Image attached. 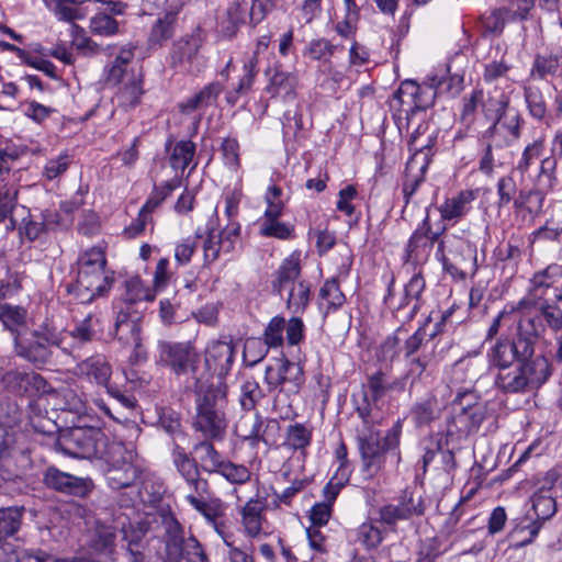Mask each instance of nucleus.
<instances>
[{"label": "nucleus", "mask_w": 562, "mask_h": 562, "mask_svg": "<svg viewBox=\"0 0 562 562\" xmlns=\"http://www.w3.org/2000/svg\"><path fill=\"white\" fill-rule=\"evenodd\" d=\"M543 327L536 318L519 316L513 310L501 311L487 328L485 341L494 344L486 358L497 370L495 386L504 393H527L541 387L551 376L543 356H536V346Z\"/></svg>", "instance_id": "f257e3e1"}, {"label": "nucleus", "mask_w": 562, "mask_h": 562, "mask_svg": "<svg viewBox=\"0 0 562 562\" xmlns=\"http://www.w3.org/2000/svg\"><path fill=\"white\" fill-rule=\"evenodd\" d=\"M356 413L362 425L356 428V440L361 458V471L366 477L375 476L384 468L386 454L395 451L397 462L401 460L398 451L403 430V420L396 423L381 438L380 431L374 428V418L368 395L364 394L362 402H356Z\"/></svg>", "instance_id": "f03ea898"}, {"label": "nucleus", "mask_w": 562, "mask_h": 562, "mask_svg": "<svg viewBox=\"0 0 562 562\" xmlns=\"http://www.w3.org/2000/svg\"><path fill=\"white\" fill-rule=\"evenodd\" d=\"M303 367L284 356L273 359L265 369L263 382L272 393L271 412L280 419L291 418L290 397L300 392L304 384Z\"/></svg>", "instance_id": "7ed1b4c3"}, {"label": "nucleus", "mask_w": 562, "mask_h": 562, "mask_svg": "<svg viewBox=\"0 0 562 562\" xmlns=\"http://www.w3.org/2000/svg\"><path fill=\"white\" fill-rule=\"evenodd\" d=\"M74 414L77 417L72 416V458L88 460L95 467L112 441L108 440L101 428L93 425L97 420L81 398L72 397Z\"/></svg>", "instance_id": "20e7f679"}, {"label": "nucleus", "mask_w": 562, "mask_h": 562, "mask_svg": "<svg viewBox=\"0 0 562 562\" xmlns=\"http://www.w3.org/2000/svg\"><path fill=\"white\" fill-rule=\"evenodd\" d=\"M105 263L104 252L97 247L87 250L78 258L77 279L72 284V294L78 303H90L110 290L112 279L104 274Z\"/></svg>", "instance_id": "39448f33"}, {"label": "nucleus", "mask_w": 562, "mask_h": 562, "mask_svg": "<svg viewBox=\"0 0 562 562\" xmlns=\"http://www.w3.org/2000/svg\"><path fill=\"white\" fill-rule=\"evenodd\" d=\"M193 427L205 439L222 440L224 438L227 419L222 406L220 389L207 385L196 390Z\"/></svg>", "instance_id": "423d86ee"}, {"label": "nucleus", "mask_w": 562, "mask_h": 562, "mask_svg": "<svg viewBox=\"0 0 562 562\" xmlns=\"http://www.w3.org/2000/svg\"><path fill=\"white\" fill-rule=\"evenodd\" d=\"M0 322L4 328L15 334V351L18 356L35 364H43L49 357V339L38 333H33L31 339L20 336L25 326L26 311L16 305L0 304Z\"/></svg>", "instance_id": "0eeeda50"}, {"label": "nucleus", "mask_w": 562, "mask_h": 562, "mask_svg": "<svg viewBox=\"0 0 562 562\" xmlns=\"http://www.w3.org/2000/svg\"><path fill=\"white\" fill-rule=\"evenodd\" d=\"M301 265L297 255L285 258L276 272L272 290L285 296L286 308L294 315L303 314L311 300V285L301 280Z\"/></svg>", "instance_id": "6e6552de"}, {"label": "nucleus", "mask_w": 562, "mask_h": 562, "mask_svg": "<svg viewBox=\"0 0 562 562\" xmlns=\"http://www.w3.org/2000/svg\"><path fill=\"white\" fill-rule=\"evenodd\" d=\"M164 562H211L205 547L193 535L186 537L184 528L170 517L165 521Z\"/></svg>", "instance_id": "1a4fd4ad"}, {"label": "nucleus", "mask_w": 562, "mask_h": 562, "mask_svg": "<svg viewBox=\"0 0 562 562\" xmlns=\"http://www.w3.org/2000/svg\"><path fill=\"white\" fill-rule=\"evenodd\" d=\"M130 453L121 442L112 441L101 461L94 467L105 475L113 490L131 486L139 475L138 468L130 460Z\"/></svg>", "instance_id": "9d476101"}, {"label": "nucleus", "mask_w": 562, "mask_h": 562, "mask_svg": "<svg viewBox=\"0 0 562 562\" xmlns=\"http://www.w3.org/2000/svg\"><path fill=\"white\" fill-rule=\"evenodd\" d=\"M436 258L450 273L463 270L475 271L477 268L476 245L456 234L446 235L439 240Z\"/></svg>", "instance_id": "9b49d317"}, {"label": "nucleus", "mask_w": 562, "mask_h": 562, "mask_svg": "<svg viewBox=\"0 0 562 562\" xmlns=\"http://www.w3.org/2000/svg\"><path fill=\"white\" fill-rule=\"evenodd\" d=\"M156 362L169 369L177 376L195 374L200 364V353L192 341L159 340Z\"/></svg>", "instance_id": "f8f14e48"}, {"label": "nucleus", "mask_w": 562, "mask_h": 562, "mask_svg": "<svg viewBox=\"0 0 562 562\" xmlns=\"http://www.w3.org/2000/svg\"><path fill=\"white\" fill-rule=\"evenodd\" d=\"M530 501L535 513V519H532L528 525L518 526L509 532L508 537L510 539H515L519 532H528V537L512 543V548L514 549H520L532 543L543 524L551 519L557 513L555 497L546 486L539 487L532 494Z\"/></svg>", "instance_id": "ddd939ff"}, {"label": "nucleus", "mask_w": 562, "mask_h": 562, "mask_svg": "<svg viewBox=\"0 0 562 562\" xmlns=\"http://www.w3.org/2000/svg\"><path fill=\"white\" fill-rule=\"evenodd\" d=\"M172 463L186 483V501L192 506V501H206L210 494V485L206 479L201 476L196 461L179 445H175L171 453Z\"/></svg>", "instance_id": "4468645a"}, {"label": "nucleus", "mask_w": 562, "mask_h": 562, "mask_svg": "<svg viewBox=\"0 0 562 562\" xmlns=\"http://www.w3.org/2000/svg\"><path fill=\"white\" fill-rule=\"evenodd\" d=\"M240 235V225L236 221H231L227 225L217 232L216 223L210 220L206 224L205 237L202 243L203 261L205 267L214 263L220 252H231Z\"/></svg>", "instance_id": "2eb2a0df"}, {"label": "nucleus", "mask_w": 562, "mask_h": 562, "mask_svg": "<svg viewBox=\"0 0 562 562\" xmlns=\"http://www.w3.org/2000/svg\"><path fill=\"white\" fill-rule=\"evenodd\" d=\"M142 317L127 308H120L114 323L115 338L123 347L133 348L131 355L132 361L146 359V353L142 349Z\"/></svg>", "instance_id": "dca6fc26"}, {"label": "nucleus", "mask_w": 562, "mask_h": 562, "mask_svg": "<svg viewBox=\"0 0 562 562\" xmlns=\"http://www.w3.org/2000/svg\"><path fill=\"white\" fill-rule=\"evenodd\" d=\"M446 227L441 232H432L429 214L427 213L424 220L418 224L416 229L411 235L405 246V259L412 262H424L426 261L435 246L438 245L441 239L440 236Z\"/></svg>", "instance_id": "f3484780"}, {"label": "nucleus", "mask_w": 562, "mask_h": 562, "mask_svg": "<svg viewBox=\"0 0 562 562\" xmlns=\"http://www.w3.org/2000/svg\"><path fill=\"white\" fill-rule=\"evenodd\" d=\"M205 32L201 26L194 27L172 43L169 52V65L173 69H183L196 58L205 43Z\"/></svg>", "instance_id": "a211bd4d"}, {"label": "nucleus", "mask_w": 562, "mask_h": 562, "mask_svg": "<svg viewBox=\"0 0 562 562\" xmlns=\"http://www.w3.org/2000/svg\"><path fill=\"white\" fill-rule=\"evenodd\" d=\"M453 408L456 422L469 432L477 429L485 419V407L477 401L473 391L458 393L453 401Z\"/></svg>", "instance_id": "6ab92c4d"}, {"label": "nucleus", "mask_w": 562, "mask_h": 562, "mask_svg": "<svg viewBox=\"0 0 562 562\" xmlns=\"http://www.w3.org/2000/svg\"><path fill=\"white\" fill-rule=\"evenodd\" d=\"M524 119L517 112L514 115H504L492 122L484 133V138L492 139L496 148H504L515 144L521 136Z\"/></svg>", "instance_id": "aec40b11"}, {"label": "nucleus", "mask_w": 562, "mask_h": 562, "mask_svg": "<svg viewBox=\"0 0 562 562\" xmlns=\"http://www.w3.org/2000/svg\"><path fill=\"white\" fill-rule=\"evenodd\" d=\"M268 78L266 91L272 98H281L284 101H293L296 98L299 78L295 72L286 71L281 64L269 66L265 71Z\"/></svg>", "instance_id": "412c9836"}, {"label": "nucleus", "mask_w": 562, "mask_h": 562, "mask_svg": "<svg viewBox=\"0 0 562 562\" xmlns=\"http://www.w3.org/2000/svg\"><path fill=\"white\" fill-rule=\"evenodd\" d=\"M235 361V346L232 340L212 341L205 350V366L209 371L225 376Z\"/></svg>", "instance_id": "4be33fe9"}, {"label": "nucleus", "mask_w": 562, "mask_h": 562, "mask_svg": "<svg viewBox=\"0 0 562 562\" xmlns=\"http://www.w3.org/2000/svg\"><path fill=\"white\" fill-rule=\"evenodd\" d=\"M477 194V190L467 189L447 198L438 209L441 221L458 223L471 212L472 203L476 200Z\"/></svg>", "instance_id": "5701e85b"}, {"label": "nucleus", "mask_w": 562, "mask_h": 562, "mask_svg": "<svg viewBox=\"0 0 562 562\" xmlns=\"http://www.w3.org/2000/svg\"><path fill=\"white\" fill-rule=\"evenodd\" d=\"M223 90L224 86L221 82H210L201 90L180 102L178 109L180 113L186 115L196 111L203 112L207 108L216 105L218 97Z\"/></svg>", "instance_id": "b1692460"}, {"label": "nucleus", "mask_w": 562, "mask_h": 562, "mask_svg": "<svg viewBox=\"0 0 562 562\" xmlns=\"http://www.w3.org/2000/svg\"><path fill=\"white\" fill-rule=\"evenodd\" d=\"M266 504L258 498H250L240 509L241 525L247 537L257 538L263 533Z\"/></svg>", "instance_id": "393cba45"}, {"label": "nucleus", "mask_w": 562, "mask_h": 562, "mask_svg": "<svg viewBox=\"0 0 562 562\" xmlns=\"http://www.w3.org/2000/svg\"><path fill=\"white\" fill-rule=\"evenodd\" d=\"M443 408V404L435 394H428L414 403L409 413L415 426L423 428L438 420L441 417Z\"/></svg>", "instance_id": "a878e982"}, {"label": "nucleus", "mask_w": 562, "mask_h": 562, "mask_svg": "<svg viewBox=\"0 0 562 562\" xmlns=\"http://www.w3.org/2000/svg\"><path fill=\"white\" fill-rule=\"evenodd\" d=\"M112 370L110 364L101 357H91L78 363L72 374L79 380H85L98 385H106Z\"/></svg>", "instance_id": "bb28decb"}, {"label": "nucleus", "mask_w": 562, "mask_h": 562, "mask_svg": "<svg viewBox=\"0 0 562 562\" xmlns=\"http://www.w3.org/2000/svg\"><path fill=\"white\" fill-rule=\"evenodd\" d=\"M180 7H170L162 16L158 18L153 24L148 35V44L153 46H164V44L173 37L178 23Z\"/></svg>", "instance_id": "cd10ccee"}, {"label": "nucleus", "mask_w": 562, "mask_h": 562, "mask_svg": "<svg viewBox=\"0 0 562 562\" xmlns=\"http://www.w3.org/2000/svg\"><path fill=\"white\" fill-rule=\"evenodd\" d=\"M510 98L504 91L482 89L481 111L487 121L494 122L495 120L504 116L509 108Z\"/></svg>", "instance_id": "c85d7f7f"}, {"label": "nucleus", "mask_w": 562, "mask_h": 562, "mask_svg": "<svg viewBox=\"0 0 562 562\" xmlns=\"http://www.w3.org/2000/svg\"><path fill=\"white\" fill-rule=\"evenodd\" d=\"M0 562H68L52 558L42 550L15 548L11 543L0 544Z\"/></svg>", "instance_id": "c756f323"}, {"label": "nucleus", "mask_w": 562, "mask_h": 562, "mask_svg": "<svg viewBox=\"0 0 562 562\" xmlns=\"http://www.w3.org/2000/svg\"><path fill=\"white\" fill-rule=\"evenodd\" d=\"M425 286L426 282L420 273H415L405 285L404 299L397 306V312L408 308L407 319H412L419 311Z\"/></svg>", "instance_id": "7c9ffc66"}, {"label": "nucleus", "mask_w": 562, "mask_h": 562, "mask_svg": "<svg viewBox=\"0 0 562 562\" xmlns=\"http://www.w3.org/2000/svg\"><path fill=\"white\" fill-rule=\"evenodd\" d=\"M313 439V427L304 423L290 424L284 432L282 447L291 451L305 450L311 446Z\"/></svg>", "instance_id": "2f4dec72"}, {"label": "nucleus", "mask_w": 562, "mask_h": 562, "mask_svg": "<svg viewBox=\"0 0 562 562\" xmlns=\"http://www.w3.org/2000/svg\"><path fill=\"white\" fill-rule=\"evenodd\" d=\"M193 452L196 456L194 459L198 463L200 472L213 474L216 473L225 458L215 449L211 440L205 439L194 445Z\"/></svg>", "instance_id": "473e14b6"}, {"label": "nucleus", "mask_w": 562, "mask_h": 562, "mask_svg": "<svg viewBox=\"0 0 562 562\" xmlns=\"http://www.w3.org/2000/svg\"><path fill=\"white\" fill-rule=\"evenodd\" d=\"M530 78L539 80H549L557 76H562V58L553 54H537L533 58Z\"/></svg>", "instance_id": "72a5a7b5"}, {"label": "nucleus", "mask_w": 562, "mask_h": 562, "mask_svg": "<svg viewBox=\"0 0 562 562\" xmlns=\"http://www.w3.org/2000/svg\"><path fill=\"white\" fill-rule=\"evenodd\" d=\"M143 94V76L132 72L119 89L116 100L119 105L124 109L135 108L139 104Z\"/></svg>", "instance_id": "f704fd0d"}, {"label": "nucleus", "mask_w": 562, "mask_h": 562, "mask_svg": "<svg viewBox=\"0 0 562 562\" xmlns=\"http://www.w3.org/2000/svg\"><path fill=\"white\" fill-rule=\"evenodd\" d=\"M544 198L533 188L520 189L513 203L516 213H526L530 218L537 217L543 209Z\"/></svg>", "instance_id": "c9c22d12"}, {"label": "nucleus", "mask_w": 562, "mask_h": 562, "mask_svg": "<svg viewBox=\"0 0 562 562\" xmlns=\"http://www.w3.org/2000/svg\"><path fill=\"white\" fill-rule=\"evenodd\" d=\"M524 99L529 115L536 121H543L548 113V106L540 87L527 82L524 86Z\"/></svg>", "instance_id": "e433bc0d"}, {"label": "nucleus", "mask_w": 562, "mask_h": 562, "mask_svg": "<svg viewBox=\"0 0 562 562\" xmlns=\"http://www.w3.org/2000/svg\"><path fill=\"white\" fill-rule=\"evenodd\" d=\"M557 164L558 162L554 157H547L542 159L539 172L532 186L544 199L546 195L557 186Z\"/></svg>", "instance_id": "4c0bfd02"}, {"label": "nucleus", "mask_w": 562, "mask_h": 562, "mask_svg": "<svg viewBox=\"0 0 562 562\" xmlns=\"http://www.w3.org/2000/svg\"><path fill=\"white\" fill-rule=\"evenodd\" d=\"M124 285L125 293L123 301L125 306L123 308L128 307V311H131L133 304L143 301H153L155 299L154 292L143 283L139 277L127 279Z\"/></svg>", "instance_id": "58836bf2"}, {"label": "nucleus", "mask_w": 562, "mask_h": 562, "mask_svg": "<svg viewBox=\"0 0 562 562\" xmlns=\"http://www.w3.org/2000/svg\"><path fill=\"white\" fill-rule=\"evenodd\" d=\"M431 315L426 318L425 323L419 326L412 335H409L405 340L400 351L403 352L404 358L407 360L409 358L418 356V352H422L425 348L427 350V345L429 338L426 340L427 326L431 322Z\"/></svg>", "instance_id": "ea45409f"}, {"label": "nucleus", "mask_w": 562, "mask_h": 562, "mask_svg": "<svg viewBox=\"0 0 562 562\" xmlns=\"http://www.w3.org/2000/svg\"><path fill=\"white\" fill-rule=\"evenodd\" d=\"M247 15V3L235 0L231 2L226 10V19L223 21V33L225 36L233 37L238 29L245 24Z\"/></svg>", "instance_id": "a19ab883"}, {"label": "nucleus", "mask_w": 562, "mask_h": 562, "mask_svg": "<svg viewBox=\"0 0 562 562\" xmlns=\"http://www.w3.org/2000/svg\"><path fill=\"white\" fill-rule=\"evenodd\" d=\"M414 164H415V158L411 159L407 162V166L405 169V179L402 183V193H403V199L405 202L404 207H406L412 202L414 194L417 192L419 187L425 181L424 175L426 172L427 165L426 164L422 165L418 168V173H414L413 172Z\"/></svg>", "instance_id": "79ce46f5"}, {"label": "nucleus", "mask_w": 562, "mask_h": 562, "mask_svg": "<svg viewBox=\"0 0 562 562\" xmlns=\"http://www.w3.org/2000/svg\"><path fill=\"white\" fill-rule=\"evenodd\" d=\"M23 508L4 507L0 508V544L3 540L15 535L22 524Z\"/></svg>", "instance_id": "37998d69"}, {"label": "nucleus", "mask_w": 562, "mask_h": 562, "mask_svg": "<svg viewBox=\"0 0 562 562\" xmlns=\"http://www.w3.org/2000/svg\"><path fill=\"white\" fill-rule=\"evenodd\" d=\"M418 93H420V85L414 80L403 81L393 93L392 108L397 111L409 112Z\"/></svg>", "instance_id": "c03bdc74"}, {"label": "nucleus", "mask_w": 562, "mask_h": 562, "mask_svg": "<svg viewBox=\"0 0 562 562\" xmlns=\"http://www.w3.org/2000/svg\"><path fill=\"white\" fill-rule=\"evenodd\" d=\"M420 516V508L417 506H401L387 504L379 509V520L389 526L396 525L400 520L409 519L412 516Z\"/></svg>", "instance_id": "a18cd8bd"}, {"label": "nucleus", "mask_w": 562, "mask_h": 562, "mask_svg": "<svg viewBox=\"0 0 562 562\" xmlns=\"http://www.w3.org/2000/svg\"><path fill=\"white\" fill-rule=\"evenodd\" d=\"M387 393V376L385 373L378 371L368 378L367 389L363 387L361 397L357 398L353 396V403H361L363 395H368V401L372 406V403L379 402Z\"/></svg>", "instance_id": "49530a36"}, {"label": "nucleus", "mask_w": 562, "mask_h": 562, "mask_svg": "<svg viewBox=\"0 0 562 562\" xmlns=\"http://www.w3.org/2000/svg\"><path fill=\"white\" fill-rule=\"evenodd\" d=\"M260 427V414L243 416L235 426V434L243 441L248 442L251 448L258 446V431Z\"/></svg>", "instance_id": "de8ad7c7"}, {"label": "nucleus", "mask_w": 562, "mask_h": 562, "mask_svg": "<svg viewBox=\"0 0 562 562\" xmlns=\"http://www.w3.org/2000/svg\"><path fill=\"white\" fill-rule=\"evenodd\" d=\"M562 276V268L558 265L547 267L544 270L533 274L531 279L532 291L537 294L542 290L541 294H549L558 282V278Z\"/></svg>", "instance_id": "09e8293b"}, {"label": "nucleus", "mask_w": 562, "mask_h": 562, "mask_svg": "<svg viewBox=\"0 0 562 562\" xmlns=\"http://www.w3.org/2000/svg\"><path fill=\"white\" fill-rule=\"evenodd\" d=\"M195 155V144L191 140L178 142L170 156V166L175 170H184L193 160Z\"/></svg>", "instance_id": "8fccbe9b"}, {"label": "nucleus", "mask_w": 562, "mask_h": 562, "mask_svg": "<svg viewBox=\"0 0 562 562\" xmlns=\"http://www.w3.org/2000/svg\"><path fill=\"white\" fill-rule=\"evenodd\" d=\"M482 89L475 88L470 94L462 98V109L460 112L461 123L465 127H471L476 119V111L481 109Z\"/></svg>", "instance_id": "3c124183"}, {"label": "nucleus", "mask_w": 562, "mask_h": 562, "mask_svg": "<svg viewBox=\"0 0 562 562\" xmlns=\"http://www.w3.org/2000/svg\"><path fill=\"white\" fill-rule=\"evenodd\" d=\"M428 81L431 82L432 88L440 93H447L450 97H457L463 89V76L453 74L447 77H439L437 75L429 77Z\"/></svg>", "instance_id": "603ef678"}, {"label": "nucleus", "mask_w": 562, "mask_h": 562, "mask_svg": "<svg viewBox=\"0 0 562 562\" xmlns=\"http://www.w3.org/2000/svg\"><path fill=\"white\" fill-rule=\"evenodd\" d=\"M18 189L5 178L0 179V222L11 215L16 205Z\"/></svg>", "instance_id": "864d4df0"}, {"label": "nucleus", "mask_w": 562, "mask_h": 562, "mask_svg": "<svg viewBox=\"0 0 562 562\" xmlns=\"http://www.w3.org/2000/svg\"><path fill=\"white\" fill-rule=\"evenodd\" d=\"M496 189L498 198L496 204L498 209L506 207L510 203H514L519 191L513 173L501 177L496 183Z\"/></svg>", "instance_id": "5fc2aeb1"}, {"label": "nucleus", "mask_w": 562, "mask_h": 562, "mask_svg": "<svg viewBox=\"0 0 562 562\" xmlns=\"http://www.w3.org/2000/svg\"><path fill=\"white\" fill-rule=\"evenodd\" d=\"M149 530V525L146 521L137 522L136 525L130 524L122 528L123 540L127 543V550L145 549V536Z\"/></svg>", "instance_id": "6e6d98bb"}, {"label": "nucleus", "mask_w": 562, "mask_h": 562, "mask_svg": "<svg viewBox=\"0 0 562 562\" xmlns=\"http://www.w3.org/2000/svg\"><path fill=\"white\" fill-rule=\"evenodd\" d=\"M285 329V318L277 315L270 319L263 330V341L268 348H279L284 344L283 333Z\"/></svg>", "instance_id": "4d7b16f0"}, {"label": "nucleus", "mask_w": 562, "mask_h": 562, "mask_svg": "<svg viewBox=\"0 0 562 562\" xmlns=\"http://www.w3.org/2000/svg\"><path fill=\"white\" fill-rule=\"evenodd\" d=\"M544 150V138L539 137L532 143L528 144L517 161L516 170L520 173H526L529 168L538 160Z\"/></svg>", "instance_id": "13d9d810"}, {"label": "nucleus", "mask_w": 562, "mask_h": 562, "mask_svg": "<svg viewBox=\"0 0 562 562\" xmlns=\"http://www.w3.org/2000/svg\"><path fill=\"white\" fill-rule=\"evenodd\" d=\"M259 234L263 237H273L278 239H291L294 237V226L284 222L260 221Z\"/></svg>", "instance_id": "bf43d9fd"}, {"label": "nucleus", "mask_w": 562, "mask_h": 562, "mask_svg": "<svg viewBox=\"0 0 562 562\" xmlns=\"http://www.w3.org/2000/svg\"><path fill=\"white\" fill-rule=\"evenodd\" d=\"M281 425L277 417L263 418L260 415V427L258 431V445L260 442L272 447L278 445L280 438Z\"/></svg>", "instance_id": "052dcab7"}, {"label": "nucleus", "mask_w": 562, "mask_h": 562, "mask_svg": "<svg viewBox=\"0 0 562 562\" xmlns=\"http://www.w3.org/2000/svg\"><path fill=\"white\" fill-rule=\"evenodd\" d=\"M262 396L263 392L256 380L249 379L241 384L239 403L244 411H254Z\"/></svg>", "instance_id": "680f3d73"}, {"label": "nucleus", "mask_w": 562, "mask_h": 562, "mask_svg": "<svg viewBox=\"0 0 562 562\" xmlns=\"http://www.w3.org/2000/svg\"><path fill=\"white\" fill-rule=\"evenodd\" d=\"M435 360V348L430 351L423 350L418 356L407 359L408 361V378L412 375L413 380L411 386L416 380H420L426 370L431 366Z\"/></svg>", "instance_id": "e2e57ef3"}, {"label": "nucleus", "mask_w": 562, "mask_h": 562, "mask_svg": "<svg viewBox=\"0 0 562 562\" xmlns=\"http://www.w3.org/2000/svg\"><path fill=\"white\" fill-rule=\"evenodd\" d=\"M339 45L331 44L326 38H317L310 42L304 55L312 60L323 61L330 59Z\"/></svg>", "instance_id": "0e129e2a"}, {"label": "nucleus", "mask_w": 562, "mask_h": 562, "mask_svg": "<svg viewBox=\"0 0 562 562\" xmlns=\"http://www.w3.org/2000/svg\"><path fill=\"white\" fill-rule=\"evenodd\" d=\"M216 473L221 474L233 484H244L250 479V471L247 467L233 463L226 459L223 461Z\"/></svg>", "instance_id": "69168bd1"}, {"label": "nucleus", "mask_w": 562, "mask_h": 562, "mask_svg": "<svg viewBox=\"0 0 562 562\" xmlns=\"http://www.w3.org/2000/svg\"><path fill=\"white\" fill-rule=\"evenodd\" d=\"M319 296L327 301L328 307L337 310L346 302V296L341 292L336 278L326 280L319 290Z\"/></svg>", "instance_id": "338daca9"}, {"label": "nucleus", "mask_w": 562, "mask_h": 562, "mask_svg": "<svg viewBox=\"0 0 562 562\" xmlns=\"http://www.w3.org/2000/svg\"><path fill=\"white\" fill-rule=\"evenodd\" d=\"M539 312L550 329L554 333L562 330V310L555 302L550 303L544 300L539 305Z\"/></svg>", "instance_id": "774afa93"}]
</instances>
